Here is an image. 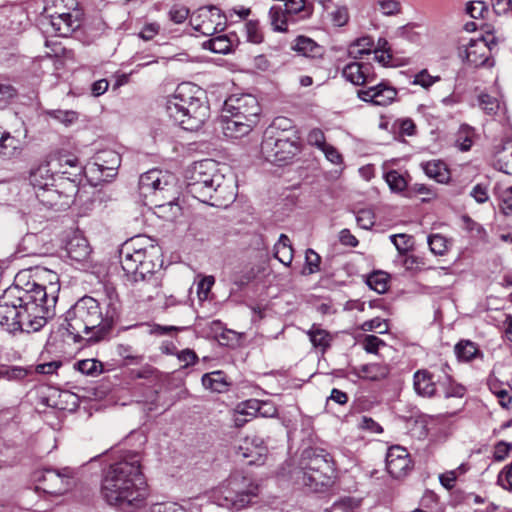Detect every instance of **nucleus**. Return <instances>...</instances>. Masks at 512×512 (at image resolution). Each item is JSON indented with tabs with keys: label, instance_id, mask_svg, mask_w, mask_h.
<instances>
[{
	"label": "nucleus",
	"instance_id": "23",
	"mask_svg": "<svg viewBox=\"0 0 512 512\" xmlns=\"http://www.w3.org/2000/svg\"><path fill=\"white\" fill-rule=\"evenodd\" d=\"M413 387L416 394L421 397L431 398L436 395L437 388L433 374L426 369H421L414 373Z\"/></svg>",
	"mask_w": 512,
	"mask_h": 512
},
{
	"label": "nucleus",
	"instance_id": "36",
	"mask_svg": "<svg viewBox=\"0 0 512 512\" xmlns=\"http://www.w3.org/2000/svg\"><path fill=\"white\" fill-rule=\"evenodd\" d=\"M374 46V42L371 37H361L355 40L348 47V56L353 59H360L365 54H370Z\"/></svg>",
	"mask_w": 512,
	"mask_h": 512
},
{
	"label": "nucleus",
	"instance_id": "34",
	"mask_svg": "<svg viewBox=\"0 0 512 512\" xmlns=\"http://www.w3.org/2000/svg\"><path fill=\"white\" fill-rule=\"evenodd\" d=\"M455 353L460 361L469 362L477 357H482V353L477 345L470 340H461L455 345Z\"/></svg>",
	"mask_w": 512,
	"mask_h": 512
},
{
	"label": "nucleus",
	"instance_id": "16",
	"mask_svg": "<svg viewBox=\"0 0 512 512\" xmlns=\"http://www.w3.org/2000/svg\"><path fill=\"white\" fill-rule=\"evenodd\" d=\"M236 198L235 187L224 175L217 176L215 187L207 194V199L201 202L215 207H227Z\"/></svg>",
	"mask_w": 512,
	"mask_h": 512
},
{
	"label": "nucleus",
	"instance_id": "7",
	"mask_svg": "<svg viewBox=\"0 0 512 512\" xmlns=\"http://www.w3.org/2000/svg\"><path fill=\"white\" fill-rule=\"evenodd\" d=\"M272 130H265L261 142V154L263 158L276 165L287 164L301 149L298 134L290 133L291 136H274Z\"/></svg>",
	"mask_w": 512,
	"mask_h": 512
},
{
	"label": "nucleus",
	"instance_id": "49",
	"mask_svg": "<svg viewBox=\"0 0 512 512\" xmlns=\"http://www.w3.org/2000/svg\"><path fill=\"white\" fill-rule=\"evenodd\" d=\"M447 239L440 235L434 234L428 237V245L435 255H444L448 250Z\"/></svg>",
	"mask_w": 512,
	"mask_h": 512
},
{
	"label": "nucleus",
	"instance_id": "6",
	"mask_svg": "<svg viewBox=\"0 0 512 512\" xmlns=\"http://www.w3.org/2000/svg\"><path fill=\"white\" fill-rule=\"evenodd\" d=\"M260 493L259 485L240 472L232 473L216 492L219 506L239 511L256 502Z\"/></svg>",
	"mask_w": 512,
	"mask_h": 512
},
{
	"label": "nucleus",
	"instance_id": "39",
	"mask_svg": "<svg viewBox=\"0 0 512 512\" xmlns=\"http://www.w3.org/2000/svg\"><path fill=\"white\" fill-rule=\"evenodd\" d=\"M266 130H272L274 136L280 137L291 136L290 133L298 134L292 122L285 117L276 118Z\"/></svg>",
	"mask_w": 512,
	"mask_h": 512
},
{
	"label": "nucleus",
	"instance_id": "38",
	"mask_svg": "<svg viewBox=\"0 0 512 512\" xmlns=\"http://www.w3.org/2000/svg\"><path fill=\"white\" fill-rule=\"evenodd\" d=\"M389 275L382 271H375L368 275L366 284L370 289L376 291L379 294H383L388 289Z\"/></svg>",
	"mask_w": 512,
	"mask_h": 512
},
{
	"label": "nucleus",
	"instance_id": "61",
	"mask_svg": "<svg viewBox=\"0 0 512 512\" xmlns=\"http://www.w3.org/2000/svg\"><path fill=\"white\" fill-rule=\"evenodd\" d=\"M379 8L386 16H391L400 13L401 4L397 0H379Z\"/></svg>",
	"mask_w": 512,
	"mask_h": 512
},
{
	"label": "nucleus",
	"instance_id": "21",
	"mask_svg": "<svg viewBox=\"0 0 512 512\" xmlns=\"http://www.w3.org/2000/svg\"><path fill=\"white\" fill-rule=\"evenodd\" d=\"M491 50L484 39L472 40L466 48V60L473 67L492 65Z\"/></svg>",
	"mask_w": 512,
	"mask_h": 512
},
{
	"label": "nucleus",
	"instance_id": "30",
	"mask_svg": "<svg viewBox=\"0 0 512 512\" xmlns=\"http://www.w3.org/2000/svg\"><path fill=\"white\" fill-rule=\"evenodd\" d=\"M202 385L212 392L223 393L228 390L229 383L222 371L206 373L202 376Z\"/></svg>",
	"mask_w": 512,
	"mask_h": 512
},
{
	"label": "nucleus",
	"instance_id": "17",
	"mask_svg": "<svg viewBox=\"0 0 512 512\" xmlns=\"http://www.w3.org/2000/svg\"><path fill=\"white\" fill-rule=\"evenodd\" d=\"M239 458L247 460V464H261L267 455V447L262 438L258 436L246 437L237 448Z\"/></svg>",
	"mask_w": 512,
	"mask_h": 512
},
{
	"label": "nucleus",
	"instance_id": "40",
	"mask_svg": "<svg viewBox=\"0 0 512 512\" xmlns=\"http://www.w3.org/2000/svg\"><path fill=\"white\" fill-rule=\"evenodd\" d=\"M474 129L469 125L463 124L460 126L456 135V146L461 151H468L473 143Z\"/></svg>",
	"mask_w": 512,
	"mask_h": 512
},
{
	"label": "nucleus",
	"instance_id": "46",
	"mask_svg": "<svg viewBox=\"0 0 512 512\" xmlns=\"http://www.w3.org/2000/svg\"><path fill=\"white\" fill-rule=\"evenodd\" d=\"M47 114L59 121L60 123L64 124L65 126H70L74 124L78 118L79 114L74 110H61V109H55V110H49Z\"/></svg>",
	"mask_w": 512,
	"mask_h": 512
},
{
	"label": "nucleus",
	"instance_id": "54",
	"mask_svg": "<svg viewBox=\"0 0 512 512\" xmlns=\"http://www.w3.org/2000/svg\"><path fill=\"white\" fill-rule=\"evenodd\" d=\"M356 221L359 227L368 230L375 224V215L370 209H362L357 213Z\"/></svg>",
	"mask_w": 512,
	"mask_h": 512
},
{
	"label": "nucleus",
	"instance_id": "29",
	"mask_svg": "<svg viewBox=\"0 0 512 512\" xmlns=\"http://www.w3.org/2000/svg\"><path fill=\"white\" fill-rule=\"evenodd\" d=\"M268 17L273 31L280 33L288 32V22L291 16L280 5H273L269 9Z\"/></svg>",
	"mask_w": 512,
	"mask_h": 512
},
{
	"label": "nucleus",
	"instance_id": "26",
	"mask_svg": "<svg viewBox=\"0 0 512 512\" xmlns=\"http://www.w3.org/2000/svg\"><path fill=\"white\" fill-rule=\"evenodd\" d=\"M67 255L71 260L82 262L88 259L91 249L88 241L82 237L75 235L70 238L66 244Z\"/></svg>",
	"mask_w": 512,
	"mask_h": 512
},
{
	"label": "nucleus",
	"instance_id": "8",
	"mask_svg": "<svg viewBox=\"0 0 512 512\" xmlns=\"http://www.w3.org/2000/svg\"><path fill=\"white\" fill-rule=\"evenodd\" d=\"M173 180L174 177L171 174L159 169H151L139 178L140 194L155 206L171 204L172 199L167 194L173 188Z\"/></svg>",
	"mask_w": 512,
	"mask_h": 512
},
{
	"label": "nucleus",
	"instance_id": "12",
	"mask_svg": "<svg viewBox=\"0 0 512 512\" xmlns=\"http://www.w3.org/2000/svg\"><path fill=\"white\" fill-rule=\"evenodd\" d=\"M259 121V115L246 117L241 114L223 113L220 118L221 128L226 137L240 138L249 134Z\"/></svg>",
	"mask_w": 512,
	"mask_h": 512
},
{
	"label": "nucleus",
	"instance_id": "42",
	"mask_svg": "<svg viewBox=\"0 0 512 512\" xmlns=\"http://www.w3.org/2000/svg\"><path fill=\"white\" fill-rule=\"evenodd\" d=\"M478 103L480 108L490 116L496 115L501 109V102L499 99L487 94L481 93L478 96Z\"/></svg>",
	"mask_w": 512,
	"mask_h": 512
},
{
	"label": "nucleus",
	"instance_id": "28",
	"mask_svg": "<svg viewBox=\"0 0 512 512\" xmlns=\"http://www.w3.org/2000/svg\"><path fill=\"white\" fill-rule=\"evenodd\" d=\"M97 160L99 162L96 163L98 169L104 173L107 171L106 175L107 177H112L116 174L117 169L119 168L121 164V157L120 155L112 150L109 151H103L101 152Z\"/></svg>",
	"mask_w": 512,
	"mask_h": 512
},
{
	"label": "nucleus",
	"instance_id": "60",
	"mask_svg": "<svg viewBox=\"0 0 512 512\" xmlns=\"http://www.w3.org/2000/svg\"><path fill=\"white\" fill-rule=\"evenodd\" d=\"M148 512H187L185 508L176 503H157L154 504ZM190 512H198V509H192Z\"/></svg>",
	"mask_w": 512,
	"mask_h": 512
},
{
	"label": "nucleus",
	"instance_id": "27",
	"mask_svg": "<svg viewBox=\"0 0 512 512\" xmlns=\"http://www.w3.org/2000/svg\"><path fill=\"white\" fill-rule=\"evenodd\" d=\"M312 346L324 354L333 342V335L320 327L318 324H313L311 328L306 332Z\"/></svg>",
	"mask_w": 512,
	"mask_h": 512
},
{
	"label": "nucleus",
	"instance_id": "31",
	"mask_svg": "<svg viewBox=\"0 0 512 512\" xmlns=\"http://www.w3.org/2000/svg\"><path fill=\"white\" fill-rule=\"evenodd\" d=\"M293 247L289 237L281 234L278 242L274 246V256L283 265L290 266L293 260Z\"/></svg>",
	"mask_w": 512,
	"mask_h": 512
},
{
	"label": "nucleus",
	"instance_id": "58",
	"mask_svg": "<svg viewBox=\"0 0 512 512\" xmlns=\"http://www.w3.org/2000/svg\"><path fill=\"white\" fill-rule=\"evenodd\" d=\"M330 17L334 26L342 27L346 25L349 20L348 9L344 6L336 7L335 10L330 13Z\"/></svg>",
	"mask_w": 512,
	"mask_h": 512
},
{
	"label": "nucleus",
	"instance_id": "14",
	"mask_svg": "<svg viewBox=\"0 0 512 512\" xmlns=\"http://www.w3.org/2000/svg\"><path fill=\"white\" fill-rule=\"evenodd\" d=\"M357 97L375 106H388L397 97V90L388 82H380L374 86L357 91Z\"/></svg>",
	"mask_w": 512,
	"mask_h": 512
},
{
	"label": "nucleus",
	"instance_id": "44",
	"mask_svg": "<svg viewBox=\"0 0 512 512\" xmlns=\"http://www.w3.org/2000/svg\"><path fill=\"white\" fill-rule=\"evenodd\" d=\"M204 47L214 53L226 54L231 50V42L227 36L220 35L205 42Z\"/></svg>",
	"mask_w": 512,
	"mask_h": 512
},
{
	"label": "nucleus",
	"instance_id": "13",
	"mask_svg": "<svg viewBox=\"0 0 512 512\" xmlns=\"http://www.w3.org/2000/svg\"><path fill=\"white\" fill-rule=\"evenodd\" d=\"M413 463L406 448L392 446L386 455L387 472L395 479L406 477L412 470Z\"/></svg>",
	"mask_w": 512,
	"mask_h": 512
},
{
	"label": "nucleus",
	"instance_id": "50",
	"mask_svg": "<svg viewBox=\"0 0 512 512\" xmlns=\"http://www.w3.org/2000/svg\"><path fill=\"white\" fill-rule=\"evenodd\" d=\"M444 385V396L445 398L457 397L462 398L466 393V388L453 381L449 376L446 377Z\"/></svg>",
	"mask_w": 512,
	"mask_h": 512
},
{
	"label": "nucleus",
	"instance_id": "1",
	"mask_svg": "<svg viewBox=\"0 0 512 512\" xmlns=\"http://www.w3.org/2000/svg\"><path fill=\"white\" fill-rule=\"evenodd\" d=\"M49 280V285L27 280L26 271L15 277V285L7 288L0 296V326L7 332H37L42 329L57 301L59 291L58 275L41 270Z\"/></svg>",
	"mask_w": 512,
	"mask_h": 512
},
{
	"label": "nucleus",
	"instance_id": "10",
	"mask_svg": "<svg viewBox=\"0 0 512 512\" xmlns=\"http://www.w3.org/2000/svg\"><path fill=\"white\" fill-rule=\"evenodd\" d=\"M36 489L50 495H63L75 482V471L70 467L45 468L35 473Z\"/></svg>",
	"mask_w": 512,
	"mask_h": 512
},
{
	"label": "nucleus",
	"instance_id": "35",
	"mask_svg": "<svg viewBox=\"0 0 512 512\" xmlns=\"http://www.w3.org/2000/svg\"><path fill=\"white\" fill-rule=\"evenodd\" d=\"M0 138V158L11 159L20 154L18 140L9 132L2 131Z\"/></svg>",
	"mask_w": 512,
	"mask_h": 512
},
{
	"label": "nucleus",
	"instance_id": "64",
	"mask_svg": "<svg viewBox=\"0 0 512 512\" xmlns=\"http://www.w3.org/2000/svg\"><path fill=\"white\" fill-rule=\"evenodd\" d=\"M189 15V10L184 6H173L169 11V18L176 24L183 23Z\"/></svg>",
	"mask_w": 512,
	"mask_h": 512
},
{
	"label": "nucleus",
	"instance_id": "48",
	"mask_svg": "<svg viewBox=\"0 0 512 512\" xmlns=\"http://www.w3.org/2000/svg\"><path fill=\"white\" fill-rule=\"evenodd\" d=\"M321 257L313 249L309 248L305 252V270L303 274H314L320 271Z\"/></svg>",
	"mask_w": 512,
	"mask_h": 512
},
{
	"label": "nucleus",
	"instance_id": "41",
	"mask_svg": "<svg viewBox=\"0 0 512 512\" xmlns=\"http://www.w3.org/2000/svg\"><path fill=\"white\" fill-rule=\"evenodd\" d=\"M51 7L47 8L48 11L51 10L49 15H55L64 17L65 14L76 12V7L78 5L77 0H51Z\"/></svg>",
	"mask_w": 512,
	"mask_h": 512
},
{
	"label": "nucleus",
	"instance_id": "2",
	"mask_svg": "<svg viewBox=\"0 0 512 512\" xmlns=\"http://www.w3.org/2000/svg\"><path fill=\"white\" fill-rule=\"evenodd\" d=\"M101 493L108 504L121 509L139 507L147 492L141 471V457L128 452L106 472Z\"/></svg>",
	"mask_w": 512,
	"mask_h": 512
},
{
	"label": "nucleus",
	"instance_id": "33",
	"mask_svg": "<svg viewBox=\"0 0 512 512\" xmlns=\"http://www.w3.org/2000/svg\"><path fill=\"white\" fill-rule=\"evenodd\" d=\"M285 10L291 17L298 16L299 19H308L313 13V7L307 4L305 0H283Z\"/></svg>",
	"mask_w": 512,
	"mask_h": 512
},
{
	"label": "nucleus",
	"instance_id": "18",
	"mask_svg": "<svg viewBox=\"0 0 512 512\" xmlns=\"http://www.w3.org/2000/svg\"><path fill=\"white\" fill-rule=\"evenodd\" d=\"M346 81L356 86H362L376 80V74L370 63L350 62L342 69Z\"/></svg>",
	"mask_w": 512,
	"mask_h": 512
},
{
	"label": "nucleus",
	"instance_id": "5",
	"mask_svg": "<svg viewBox=\"0 0 512 512\" xmlns=\"http://www.w3.org/2000/svg\"><path fill=\"white\" fill-rule=\"evenodd\" d=\"M335 476L334 461L330 453L321 448H308L302 452L297 479L318 491L330 485Z\"/></svg>",
	"mask_w": 512,
	"mask_h": 512
},
{
	"label": "nucleus",
	"instance_id": "59",
	"mask_svg": "<svg viewBox=\"0 0 512 512\" xmlns=\"http://www.w3.org/2000/svg\"><path fill=\"white\" fill-rule=\"evenodd\" d=\"M78 370L86 375H96L101 363L95 359H85L77 363Z\"/></svg>",
	"mask_w": 512,
	"mask_h": 512
},
{
	"label": "nucleus",
	"instance_id": "52",
	"mask_svg": "<svg viewBox=\"0 0 512 512\" xmlns=\"http://www.w3.org/2000/svg\"><path fill=\"white\" fill-rule=\"evenodd\" d=\"M488 385L491 392L498 397L500 405L507 408L512 402V397L509 395L508 391L498 388V381L496 379H489Z\"/></svg>",
	"mask_w": 512,
	"mask_h": 512
},
{
	"label": "nucleus",
	"instance_id": "57",
	"mask_svg": "<svg viewBox=\"0 0 512 512\" xmlns=\"http://www.w3.org/2000/svg\"><path fill=\"white\" fill-rule=\"evenodd\" d=\"M439 80H440V77H438V76L433 77L427 72L426 69H424L415 75L414 80L412 81V84L420 85L421 87L427 89Z\"/></svg>",
	"mask_w": 512,
	"mask_h": 512
},
{
	"label": "nucleus",
	"instance_id": "63",
	"mask_svg": "<svg viewBox=\"0 0 512 512\" xmlns=\"http://www.w3.org/2000/svg\"><path fill=\"white\" fill-rule=\"evenodd\" d=\"M512 450V443H508L505 441H499L495 447L493 452V458L497 462H501L505 460L510 451Z\"/></svg>",
	"mask_w": 512,
	"mask_h": 512
},
{
	"label": "nucleus",
	"instance_id": "4",
	"mask_svg": "<svg viewBox=\"0 0 512 512\" xmlns=\"http://www.w3.org/2000/svg\"><path fill=\"white\" fill-rule=\"evenodd\" d=\"M169 117L186 130L198 129L208 118L204 91L191 82L179 84L166 102Z\"/></svg>",
	"mask_w": 512,
	"mask_h": 512
},
{
	"label": "nucleus",
	"instance_id": "45",
	"mask_svg": "<svg viewBox=\"0 0 512 512\" xmlns=\"http://www.w3.org/2000/svg\"><path fill=\"white\" fill-rule=\"evenodd\" d=\"M247 40L253 44H261L264 41V32L258 20H249L245 24Z\"/></svg>",
	"mask_w": 512,
	"mask_h": 512
},
{
	"label": "nucleus",
	"instance_id": "3",
	"mask_svg": "<svg viewBox=\"0 0 512 512\" xmlns=\"http://www.w3.org/2000/svg\"><path fill=\"white\" fill-rule=\"evenodd\" d=\"M119 317V305L109 298L105 312L100 303L90 296L79 299L66 313L61 324L74 341L98 342L111 330Z\"/></svg>",
	"mask_w": 512,
	"mask_h": 512
},
{
	"label": "nucleus",
	"instance_id": "20",
	"mask_svg": "<svg viewBox=\"0 0 512 512\" xmlns=\"http://www.w3.org/2000/svg\"><path fill=\"white\" fill-rule=\"evenodd\" d=\"M217 176H223V174L219 173L216 162L211 159L195 162L187 171L188 183L201 185L203 181L215 182Z\"/></svg>",
	"mask_w": 512,
	"mask_h": 512
},
{
	"label": "nucleus",
	"instance_id": "43",
	"mask_svg": "<svg viewBox=\"0 0 512 512\" xmlns=\"http://www.w3.org/2000/svg\"><path fill=\"white\" fill-rule=\"evenodd\" d=\"M384 179L392 192L399 193L407 187L405 177L396 170H390L385 173Z\"/></svg>",
	"mask_w": 512,
	"mask_h": 512
},
{
	"label": "nucleus",
	"instance_id": "62",
	"mask_svg": "<svg viewBox=\"0 0 512 512\" xmlns=\"http://www.w3.org/2000/svg\"><path fill=\"white\" fill-rule=\"evenodd\" d=\"M215 283L213 276L203 277L197 284V293L200 300H205Z\"/></svg>",
	"mask_w": 512,
	"mask_h": 512
},
{
	"label": "nucleus",
	"instance_id": "24",
	"mask_svg": "<svg viewBox=\"0 0 512 512\" xmlns=\"http://www.w3.org/2000/svg\"><path fill=\"white\" fill-rule=\"evenodd\" d=\"M131 282L137 285V290L140 293V297H143L147 300L156 298L160 293L161 280L155 274L154 270L147 273L146 275H139L138 280H132Z\"/></svg>",
	"mask_w": 512,
	"mask_h": 512
},
{
	"label": "nucleus",
	"instance_id": "37",
	"mask_svg": "<svg viewBox=\"0 0 512 512\" xmlns=\"http://www.w3.org/2000/svg\"><path fill=\"white\" fill-rule=\"evenodd\" d=\"M363 377L372 381L385 379L390 372L389 367L382 363H370L361 367Z\"/></svg>",
	"mask_w": 512,
	"mask_h": 512
},
{
	"label": "nucleus",
	"instance_id": "11",
	"mask_svg": "<svg viewBox=\"0 0 512 512\" xmlns=\"http://www.w3.org/2000/svg\"><path fill=\"white\" fill-rule=\"evenodd\" d=\"M190 23L194 30L205 36H212L225 29L226 18L220 9L210 6L194 12L190 17Z\"/></svg>",
	"mask_w": 512,
	"mask_h": 512
},
{
	"label": "nucleus",
	"instance_id": "22",
	"mask_svg": "<svg viewBox=\"0 0 512 512\" xmlns=\"http://www.w3.org/2000/svg\"><path fill=\"white\" fill-rule=\"evenodd\" d=\"M49 17L52 28L56 35L60 37H67L80 27L79 13L77 11L65 14L64 17L55 15H49Z\"/></svg>",
	"mask_w": 512,
	"mask_h": 512
},
{
	"label": "nucleus",
	"instance_id": "9",
	"mask_svg": "<svg viewBox=\"0 0 512 512\" xmlns=\"http://www.w3.org/2000/svg\"><path fill=\"white\" fill-rule=\"evenodd\" d=\"M139 239L138 237L126 244L120 253L121 267L129 281L138 280L139 275L143 276L152 272L156 266L150 259L154 247L150 245V251L140 247L137 243Z\"/></svg>",
	"mask_w": 512,
	"mask_h": 512
},
{
	"label": "nucleus",
	"instance_id": "51",
	"mask_svg": "<svg viewBox=\"0 0 512 512\" xmlns=\"http://www.w3.org/2000/svg\"><path fill=\"white\" fill-rule=\"evenodd\" d=\"M267 404L256 399H249L237 405L239 411H244L250 418L255 417Z\"/></svg>",
	"mask_w": 512,
	"mask_h": 512
},
{
	"label": "nucleus",
	"instance_id": "15",
	"mask_svg": "<svg viewBox=\"0 0 512 512\" xmlns=\"http://www.w3.org/2000/svg\"><path fill=\"white\" fill-rule=\"evenodd\" d=\"M222 112L252 117L253 115H260L261 108L255 96L251 94H240L228 97L224 102Z\"/></svg>",
	"mask_w": 512,
	"mask_h": 512
},
{
	"label": "nucleus",
	"instance_id": "55",
	"mask_svg": "<svg viewBox=\"0 0 512 512\" xmlns=\"http://www.w3.org/2000/svg\"><path fill=\"white\" fill-rule=\"evenodd\" d=\"M176 357L183 363L181 366L183 369L195 365L199 360L196 352L189 348L178 351Z\"/></svg>",
	"mask_w": 512,
	"mask_h": 512
},
{
	"label": "nucleus",
	"instance_id": "47",
	"mask_svg": "<svg viewBox=\"0 0 512 512\" xmlns=\"http://www.w3.org/2000/svg\"><path fill=\"white\" fill-rule=\"evenodd\" d=\"M215 187V183L210 181H203L201 185L199 183H188V192L199 201L207 199V194Z\"/></svg>",
	"mask_w": 512,
	"mask_h": 512
},
{
	"label": "nucleus",
	"instance_id": "56",
	"mask_svg": "<svg viewBox=\"0 0 512 512\" xmlns=\"http://www.w3.org/2000/svg\"><path fill=\"white\" fill-rule=\"evenodd\" d=\"M497 483L503 489L512 492V462L500 471L497 477Z\"/></svg>",
	"mask_w": 512,
	"mask_h": 512
},
{
	"label": "nucleus",
	"instance_id": "53",
	"mask_svg": "<svg viewBox=\"0 0 512 512\" xmlns=\"http://www.w3.org/2000/svg\"><path fill=\"white\" fill-rule=\"evenodd\" d=\"M391 242L395 245L400 254H405L412 248V237L406 234L390 236Z\"/></svg>",
	"mask_w": 512,
	"mask_h": 512
},
{
	"label": "nucleus",
	"instance_id": "25",
	"mask_svg": "<svg viewBox=\"0 0 512 512\" xmlns=\"http://www.w3.org/2000/svg\"><path fill=\"white\" fill-rule=\"evenodd\" d=\"M292 49L302 56L312 59L322 58L325 53V49L321 45L306 36H298L294 40Z\"/></svg>",
	"mask_w": 512,
	"mask_h": 512
},
{
	"label": "nucleus",
	"instance_id": "19",
	"mask_svg": "<svg viewBox=\"0 0 512 512\" xmlns=\"http://www.w3.org/2000/svg\"><path fill=\"white\" fill-rule=\"evenodd\" d=\"M54 159L40 163L30 171L29 180L31 185L39 191L56 194V190L49 189L54 184L55 171L50 167Z\"/></svg>",
	"mask_w": 512,
	"mask_h": 512
},
{
	"label": "nucleus",
	"instance_id": "32",
	"mask_svg": "<svg viewBox=\"0 0 512 512\" xmlns=\"http://www.w3.org/2000/svg\"><path fill=\"white\" fill-rule=\"evenodd\" d=\"M425 174L439 183H445L449 179V171L446 165L438 160L428 161L422 164Z\"/></svg>",
	"mask_w": 512,
	"mask_h": 512
}]
</instances>
